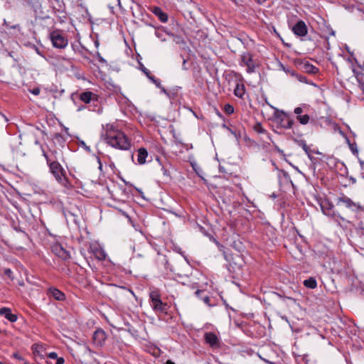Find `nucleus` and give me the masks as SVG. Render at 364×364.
Here are the masks:
<instances>
[{
	"mask_svg": "<svg viewBox=\"0 0 364 364\" xmlns=\"http://www.w3.org/2000/svg\"><path fill=\"white\" fill-rule=\"evenodd\" d=\"M102 135L105 142L115 149L129 150L131 148L129 139L114 124H107L103 126Z\"/></svg>",
	"mask_w": 364,
	"mask_h": 364,
	"instance_id": "nucleus-1",
	"label": "nucleus"
},
{
	"mask_svg": "<svg viewBox=\"0 0 364 364\" xmlns=\"http://www.w3.org/2000/svg\"><path fill=\"white\" fill-rule=\"evenodd\" d=\"M50 39L53 46L56 48L63 49L68 44V39L59 30H55L50 33Z\"/></svg>",
	"mask_w": 364,
	"mask_h": 364,
	"instance_id": "nucleus-2",
	"label": "nucleus"
},
{
	"mask_svg": "<svg viewBox=\"0 0 364 364\" xmlns=\"http://www.w3.org/2000/svg\"><path fill=\"white\" fill-rule=\"evenodd\" d=\"M276 122L278 127L284 129H290L294 124V119L289 116V114L284 111H281L276 115Z\"/></svg>",
	"mask_w": 364,
	"mask_h": 364,
	"instance_id": "nucleus-3",
	"label": "nucleus"
},
{
	"mask_svg": "<svg viewBox=\"0 0 364 364\" xmlns=\"http://www.w3.org/2000/svg\"><path fill=\"white\" fill-rule=\"evenodd\" d=\"M47 161V164L49 166L50 171L55 177L56 181H62V177L65 175V170L63 168L61 164L56 161H50V160L45 155ZM63 179H64L63 178Z\"/></svg>",
	"mask_w": 364,
	"mask_h": 364,
	"instance_id": "nucleus-4",
	"label": "nucleus"
},
{
	"mask_svg": "<svg viewBox=\"0 0 364 364\" xmlns=\"http://www.w3.org/2000/svg\"><path fill=\"white\" fill-rule=\"evenodd\" d=\"M240 57L242 65L247 67V72L248 73H255L259 64L257 61L253 58V55L250 52H245Z\"/></svg>",
	"mask_w": 364,
	"mask_h": 364,
	"instance_id": "nucleus-5",
	"label": "nucleus"
},
{
	"mask_svg": "<svg viewBox=\"0 0 364 364\" xmlns=\"http://www.w3.org/2000/svg\"><path fill=\"white\" fill-rule=\"evenodd\" d=\"M336 205L341 207H346L351 210L358 209L360 206L354 203L350 198L342 194L336 201Z\"/></svg>",
	"mask_w": 364,
	"mask_h": 364,
	"instance_id": "nucleus-6",
	"label": "nucleus"
},
{
	"mask_svg": "<svg viewBox=\"0 0 364 364\" xmlns=\"http://www.w3.org/2000/svg\"><path fill=\"white\" fill-rule=\"evenodd\" d=\"M107 339V334L102 328L97 329L92 336V341L95 346L102 347Z\"/></svg>",
	"mask_w": 364,
	"mask_h": 364,
	"instance_id": "nucleus-7",
	"label": "nucleus"
},
{
	"mask_svg": "<svg viewBox=\"0 0 364 364\" xmlns=\"http://www.w3.org/2000/svg\"><path fill=\"white\" fill-rule=\"evenodd\" d=\"M292 31L296 36L304 37L307 34L308 29L305 22L300 20L293 26Z\"/></svg>",
	"mask_w": 364,
	"mask_h": 364,
	"instance_id": "nucleus-8",
	"label": "nucleus"
},
{
	"mask_svg": "<svg viewBox=\"0 0 364 364\" xmlns=\"http://www.w3.org/2000/svg\"><path fill=\"white\" fill-rule=\"evenodd\" d=\"M294 114L296 115V119L300 124L303 125L307 124L310 121V117L304 113V109L301 107H297L294 110Z\"/></svg>",
	"mask_w": 364,
	"mask_h": 364,
	"instance_id": "nucleus-9",
	"label": "nucleus"
},
{
	"mask_svg": "<svg viewBox=\"0 0 364 364\" xmlns=\"http://www.w3.org/2000/svg\"><path fill=\"white\" fill-rule=\"evenodd\" d=\"M52 252L58 257L65 260L70 258L69 252L65 250L60 244H54L51 247Z\"/></svg>",
	"mask_w": 364,
	"mask_h": 364,
	"instance_id": "nucleus-10",
	"label": "nucleus"
},
{
	"mask_svg": "<svg viewBox=\"0 0 364 364\" xmlns=\"http://www.w3.org/2000/svg\"><path fill=\"white\" fill-rule=\"evenodd\" d=\"M321 208L323 214L330 217H335L336 214L333 210V205L328 200L322 201L321 203Z\"/></svg>",
	"mask_w": 364,
	"mask_h": 364,
	"instance_id": "nucleus-11",
	"label": "nucleus"
},
{
	"mask_svg": "<svg viewBox=\"0 0 364 364\" xmlns=\"http://www.w3.org/2000/svg\"><path fill=\"white\" fill-rule=\"evenodd\" d=\"M204 338L206 342L211 348L219 347V338L215 333L212 332H207L204 335Z\"/></svg>",
	"mask_w": 364,
	"mask_h": 364,
	"instance_id": "nucleus-12",
	"label": "nucleus"
},
{
	"mask_svg": "<svg viewBox=\"0 0 364 364\" xmlns=\"http://www.w3.org/2000/svg\"><path fill=\"white\" fill-rule=\"evenodd\" d=\"M151 307L156 313H166L168 309V305L166 303H164L161 299L151 302Z\"/></svg>",
	"mask_w": 364,
	"mask_h": 364,
	"instance_id": "nucleus-13",
	"label": "nucleus"
},
{
	"mask_svg": "<svg viewBox=\"0 0 364 364\" xmlns=\"http://www.w3.org/2000/svg\"><path fill=\"white\" fill-rule=\"evenodd\" d=\"M91 252L94 255L95 257L98 260H104L106 257V254L104 250L98 245H92L90 247Z\"/></svg>",
	"mask_w": 364,
	"mask_h": 364,
	"instance_id": "nucleus-14",
	"label": "nucleus"
},
{
	"mask_svg": "<svg viewBox=\"0 0 364 364\" xmlns=\"http://www.w3.org/2000/svg\"><path fill=\"white\" fill-rule=\"evenodd\" d=\"M150 11L156 15L159 20L165 23L168 21V16L166 13H164L160 7L153 6L150 8Z\"/></svg>",
	"mask_w": 364,
	"mask_h": 364,
	"instance_id": "nucleus-15",
	"label": "nucleus"
},
{
	"mask_svg": "<svg viewBox=\"0 0 364 364\" xmlns=\"http://www.w3.org/2000/svg\"><path fill=\"white\" fill-rule=\"evenodd\" d=\"M80 99L86 104L91 102L92 100H97V95L90 91L82 92L80 94Z\"/></svg>",
	"mask_w": 364,
	"mask_h": 364,
	"instance_id": "nucleus-16",
	"label": "nucleus"
},
{
	"mask_svg": "<svg viewBox=\"0 0 364 364\" xmlns=\"http://www.w3.org/2000/svg\"><path fill=\"white\" fill-rule=\"evenodd\" d=\"M0 315L4 316L10 322H15L17 320L16 315L12 314L11 309L6 307L0 309Z\"/></svg>",
	"mask_w": 364,
	"mask_h": 364,
	"instance_id": "nucleus-17",
	"label": "nucleus"
},
{
	"mask_svg": "<svg viewBox=\"0 0 364 364\" xmlns=\"http://www.w3.org/2000/svg\"><path fill=\"white\" fill-rule=\"evenodd\" d=\"M48 294L57 301H64L65 299L64 293L54 287H51L48 289Z\"/></svg>",
	"mask_w": 364,
	"mask_h": 364,
	"instance_id": "nucleus-18",
	"label": "nucleus"
},
{
	"mask_svg": "<svg viewBox=\"0 0 364 364\" xmlns=\"http://www.w3.org/2000/svg\"><path fill=\"white\" fill-rule=\"evenodd\" d=\"M301 68L308 73L315 74L318 72V68L314 66L308 61L301 62Z\"/></svg>",
	"mask_w": 364,
	"mask_h": 364,
	"instance_id": "nucleus-19",
	"label": "nucleus"
},
{
	"mask_svg": "<svg viewBox=\"0 0 364 364\" xmlns=\"http://www.w3.org/2000/svg\"><path fill=\"white\" fill-rule=\"evenodd\" d=\"M148 156V152L145 148H140L138 150L137 162L139 164H144Z\"/></svg>",
	"mask_w": 364,
	"mask_h": 364,
	"instance_id": "nucleus-20",
	"label": "nucleus"
},
{
	"mask_svg": "<svg viewBox=\"0 0 364 364\" xmlns=\"http://www.w3.org/2000/svg\"><path fill=\"white\" fill-rule=\"evenodd\" d=\"M245 93V87L243 84H237L234 90V94L235 96L240 98H242Z\"/></svg>",
	"mask_w": 364,
	"mask_h": 364,
	"instance_id": "nucleus-21",
	"label": "nucleus"
},
{
	"mask_svg": "<svg viewBox=\"0 0 364 364\" xmlns=\"http://www.w3.org/2000/svg\"><path fill=\"white\" fill-rule=\"evenodd\" d=\"M304 285L307 288L314 289L317 287V282L314 277H310L304 281Z\"/></svg>",
	"mask_w": 364,
	"mask_h": 364,
	"instance_id": "nucleus-22",
	"label": "nucleus"
},
{
	"mask_svg": "<svg viewBox=\"0 0 364 364\" xmlns=\"http://www.w3.org/2000/svg\"><path fill=\"white\" fill-rule=\"evenodd\" d=\"M149 299L151 302L161 299V294L159 291L156 289L151 290L149 293Z\"/></svg>",
	"mask_w": 364,
	"mask_h": 364,
	"instance_id": "nucleus-23",
	"label": "nucleus"
},
{
	"mask_svg": "<svg viewBox=\"0 0 364 364\" xmlns=\"http://www.w3.org/2000/svg\"><path fill=\"white\" fill-rule=\"evenodd\" d=\"M48 357L50 359L56 360L55 364H63L65 362L64 358L63 357H58L55 352H51L48 353Z\"/></svg>",
	"mask_w": 364,
	"mask_h": 364,
	"instance_id": "nucleus-24",
	"label": "nucleus"
},
{
	"mask_svg": "<svg viewBox=\"0 0 364 364\" xmlns=\"http://www.w3.org/2000/svg\"><path fill=\"white\" fill-rule=\"evenodd\" d=\"M62 178H63L64 179L62 178V181H57L58 183H60V184H62L63 186H65L66 188L71 189L73 188V186H72L71 183L69 181L66 175H64Z\"/></svg>",
	"mask_w": 364,
	"mask_h": 364,
	"instance_id": "nucleus-25",
	"label": "nucleus"
},
{
	"mask_svg": "<svg viewBox=\"0 0 364 364\" xmlns=\"http://www.w3.org/2000/svg\"><path fill=\"white\" fill-rule=\"evenodd\" d=\"M253 129L258 134H263L266 132V130L263 128L262 125L259 122H257L253 126Z\"/></svg>",
	"mask_w": 364,
	"mask_h": 364,
	"instance_id": "nucleus-26",
	"label": "nucleus"
},
{
	"mask_svg": "<svg viewBox=\"0 0 364 364\" xmlns=\"http://www.w3.org/2000/svg\"><path fill=\"white\" fill-rule=\"evenodd\" d=\"M82 353L85 355H88V356L91 358H93V355L95 354V352L92 350L90 347L87 345H85L83 346V348L82 349Z\"/></svg>",
	"mask_w": 364,
	"mask_h": 364,
	"instance_id": "nucleus-27",
	"label": "nucleus"
},
{
	"mask_svg": "<svg viewBox=\"0 0 364 364\" xmlns=\"http://www.w3.org/2000/svg\"><path fill=\"white\" fill-rule=\"evenodd\" d=\"M29 4L35 11L39 10L41 8V4L39 0H30Z\"/></svg>",
	"mask_w": 364,
	"mask_h": 364,
	"instance_id": "nucleus-28",
	"label": "nucleus"
},
{
	"mask_svg": "<svg viewBox=\"0 0 364 364\" xmlns=\"http://www.w3.org/2000/svg\"><path fill=\"white\" fill-rule=\"evenodd\" d=\"M224 110L226 114H231L234 112V107L230 104H227L225 105Z\"/></svg>",
	"mask_w": 364,
	"mask_h": 364,
	"instance_id": "nucleus-29",
	"label": "nucleus"
},
{
	"mask_svg": "<svg viewBox=\"0 0 364 364\" xmlns=\"http://www.w3.org/2000/svg\"><path fill=\"white\" fill-rule=\"evenodd\" d=\"M4 273L5 275H6L9 278H10L11 280L14 279L13 277V272L11 269H5L4 271Z\"/></svg>",
	"mask_w": 364,
	"mask_h": 364,
	"instance_id": "nucleus-30",
	"label": "nucleus"
},
{
	"mask_svg": "<svg viewBox=\"0 0 364 364\" xmlns=\"http://www.w3.org/2000/svg\"><path fill=\"white\" fill-rule=\"evenodd\" d=\"M349 147H350V151L353 153V154H358V149H357V145L356 144H349Z\"/></svg>",
	"mask_w": 364,
	"mask_h": 364,
	"instance_id": "nucleus-31",
	"label": "nucleus"
},
{
	"mask_svg": "<svg viewBox=\"0 0 364 364\" xmlns=\"http://www.w3.org/2000/svg\"><path fill=\"white\" fill-rule=\"evenodd\" d=\"M40 89L38 87H35L31 90V92L35 95H38L40 94Z\"/></svg>",
	"mask_w": 364,
	"mask_h": 364,
	"instance_id": "nucleus-32",
	"label": "nucleus"
},
{
	"mask_svg": "<svg viewBox=\"0 0 364 364\" xmlns=\"http://www.w3.org/2000/svg\"><path fill=\"white\" fill-rule=\"evenodd\" d=\"M141 70L143 71V73L146 75V76L148 77H149V75L151 74V72L146 68L144 67H142L141 68Z\"/></svg>",
	"mask_w": 364,
	"mask_h": 364,
	"instance_id": "nucleus-33",
	"label": "nucleus"
},
{
	"mask_svg": "<svg viewBox=\"0 0 364 364\" xmlns=\"http://www.w3.org/2000/svg\"><path fill=\"white\" fill-rule=\"evenodd\" d=\"M203 301H204L206 304L210 305V297H209V296H205L203 297Z\"/></svg>",
	"mask_w": 364,
	"mask_h": 364,
	"instance_id": "nucleus-34",
	"label": "nucleus"
},
{
	"mask_svg": "<svg viewBox=\"0 0 364 364\" xmlns=\"http://www.w3.org/2000/svg\"><path fill=\"white\" fill-rule=\"evenodd\" d=\"M155 85H156V86L157 87L161 88V89L163 90V92H166V91H165L164 87H163L161 86V83L160 80H159V82H156V83H155Z\"/></svg>",
	"mask_w": 364,
	"mask_h": 364,
	"instance_id": "nucleus-35",
	"label": "nucleus"
},
{
	"mask_svg": "<svg viewBox=\"0 0 364 364\" xmlns=\"http://www.w3.org/2000/svg\"><path fill=\"white\" fill-rule=\"evenodd\" d=\"M79 7L82 8V9H85V11H87V9L85 8V6L84 5V4L82 3V1L81 2H79L78 5H77Z\"/></svg>",
	"mask_w": 364,
	"mask_h": 364,
	"instance_id": "nucleus-36",
	"label": "nucleus"
},
{
	"mask_svg": "<svg viewBox=\"0 0 364 364\" xmlns=\"http://www.w3.org/2000/svg\"><path fill=\"white\" fill-rule=\"evenodd\" d=\"M303 149H304V150L306 153H308L309 147L307 146V145H306V144H304V145H303Z\"/></svg>",
	"mask_w": 364,
	"mask_h": 364,
	"instance_id": "nucleus-37",
	"label": "nucleus"
},
{
	"mask_svg": "<svg viewBox=\"0 0 364 364\" xmlns=\"http://www.w3.org/2000/svg\"><path fill=\"white\" fill-rule=\"evenodd\" d=\"M204 291H202V290H199L198 289L196 291V294L199 296L200 294H203Z\"/></svg>",
	"mask_w": 364,
	"mask_h": 364,
	"instance_id": "nucleus-38",
	"label": "nucleus"
},
{
	"mask_svg": "<svg viewBox=\"0 0 364 364\" xmlns=\"http://www.w3.org/2000/svg\"><path fill=\"white\" fill-rule=\"evenodd\" d=\"M148 78L152 82L154 80V79L156 78L154 75H152L151 74L149 75V77H148Z\"/></svg>",
	"mask_w": 364,
	"mask_h": 364,
	"instance_id": "nucleus-39",
	"label": "nucleus"
},
{
	"mask_svg": "<svg viewBox=\"0 0 364 364\" xmlns=\"http://www.w3.org/2000/svg\"><path fill=\"white\" fill-rule=\"evenodd\" d=\"M267 0H257V3L259 4H264Z\"/></svg>",
	"mask_w": 364,
	"mask_h": 364,
	"instance_id": "nucleus-40",
	"label": "nucleus"
},
{
	"mask_svg": "<svg viewBox=\"0 0 364 364\" xmlns=\"http://www.w3.org/2000/svg\"><path fill=\"white\" fill-rule=\"evenodd\" d=\"M97 161H98V163H99V165H100L99 168L101 169L102 168V164H101L100 159H98Z\"/></svg>",
	"mask_w": 364,
	"mask_h": 364,
	"instance_id": "nucleus-41",
	"label": "nucleus"
},
{
	"mask_svg": "<svg viewBox=\"0 0 364 364\" xmlns=\"http://www.w3.org/2000/svg\"><path fill=\"white\" fill-rule=\"evenodd\" d=\"M152 82H153L154 84H155L156 82H159V79L155 78V79H154V81H152Z\"/></svg>",
	"mask_w": 364,
	"mask_h": 364,
	"instance_id": "nucleus-42",
	"label": "nucleus"
},
{
	"mask_svg": "<svg viewBox=\"0 0 364 364\" xmlns=\"http://www.w3.org/2000/svg\"><path fill=\"white\" fill-rule=\"evenodd\" d=\"M117 4L119 7H121V2H120V0H117Z\"/></svg>",
	"mask_w": 364,
	"mask_h": 364,
	"instance_id": "nucleus-43",
	"label": "nucleus"
},
{
	"mask_svg": "<svg viewBox=\"0 0 364 364\" xmlns=\"http://www.w3.org/2000/svg\"><path fill=\"white\" fill-rule=\"evenodd\" d=\"M167 364H175V363L173 362H172L171 360H168Z\"/></svg>",
	"mask_w": 364,
	"mask_h": 364,
	"instance_id": "nucleus-44",
	"label": "nucleus"
},
{
	"mask_svg": "<svg viewBox=\"0 0 364 364\" xmlns=\"http://www.w3.org/2000/svg\"><path fill=\"white\" fill-rule=\"evenodd\" d=\"M48 364H53L51 362L47 361Z\"/></svg>",
	"mask_w": 364,
	"mask_h": 364,
	"instance_id": "nucleus-45",
	"label": "nucleus"
},
{
	"mask_svg": "<svg viewBox=\"0 0 364 364\" xmlns=\"http://www.w3.org/2000/svg\"><path fill=\"white\" fill-rule=\"evenodd\" d=\"M77 2H81V1H82V0H77Z\"/></svg>",
	"mask_w": 364,
	"mask_h": 364,
	"instance_id": "nucleus-46",
	"label": "nucleus"
},
{
	"mask_svg": "<svg viewBox=\"0 0 364 364\" xmlns=\"http://www.w3.org/2000/svg\"><path fill=\"white\" fill-rule=\"evenodd\" d=\"M0 364H4L2 362H0Z\"/></svg>",
	"mask_w": 364,
	"mask_h": 364,
	"instance_id": "nucleus-47",
	"label": "nucleus"
}]
</instances>
